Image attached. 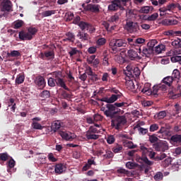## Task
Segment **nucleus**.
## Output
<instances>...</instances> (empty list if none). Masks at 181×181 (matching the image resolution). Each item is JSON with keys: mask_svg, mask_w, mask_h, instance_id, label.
Masks as SVG:
<instances>
[{"mask_svg": "<svg viewBox=\"0 0 181 181\" xmlns=\"http://www.w3.org/2000/svg\"><path fill=\"white\" fill-rule=\"evenodd\" d=\"M22 26H23V21L18 20L15 22V24H14L15 29H19L20 28H22Z\"/></svg>", "mask_w": 181, "mask_h": 181, "instance_id": "obj_56", "label": "nucleus"}, {"mask_svg": "<svg viewBox=\"0 0 181 181\" xmlns=\"http://www.w3.org/2000/svg\"><path fill=\"white\" fill-rule=\"evenodd\" d=\"M48 86L49 87H56V78L54 77L49 78Z\"/></svg>", "mask_w": 181, "mask_h": 181, "instance_id": "obj_50", "label": "nucleus"}, {"mask_svg": "<svg viewBox=\"0 0 181 181\" xmlns=\"http://www.w3.org/2000/svg\"><path fill=\"white\" fill-rule=\"evenodd\" d=\"M128 2V0H113L111 1L110 4L108 6V11L112 12H115V11H124V5Z\"/></svg>", "mask_w": 181, "mask_h": 181, "instance_id": "obj_3", "label": "nucleus"}, {"mask_svg": "<svg viewBox=\"0 0 181 181\" xmlns=\"http://www.w3.org/2000/svg\"><path fill=\"white\" fill-rule=\"evenodd\" d=\"M159 129V125L157 124H153L150 126V132H155Z\"/></svg>", "mask_w": 181, "mask_h": 181, "instance_id": "obj_57", "label": "nucleus"}, {"mask_svg": "<svg viewBox=\"0 0 181 181\" xmlns=\"http://www.w3.org/2000/svg\"><path fill=\"white\" fill-rule=\"evenodd\" d=\"M173 78L175 80V78H177V80H179V78H180V71L177 69H175L173 71V74H172V76Z\"/></svg>", "mask_w": 181, "mask_h": 181, "instance_id": "obj_48", "label": "nucleus"}, {"mask_svg": "<svg viewBox=\"0 0 181 181\" xmlns=\"http://www.w3.org/2000/svg\"><path fill=\"white\" fill-rule=\"evenodd\" d=\"M173 77L168 76L165 77L160 83L161 91H168L173 86Z\"/></svg>", "mask_w": 181, "mask_h": 181, "instance_id": "obj_5", "label": "nucleus"}, {"mask_svg": "<svg viewBox=\"0 0 181 181\" xmlns=\"http://www.w3.org/2000/svg\"><path fill=\"white\" fill-rule=\"evenodd\" d=\"M45 53V58L47 60H53L54 59V51H46Z\"/></svg>", "mask_w": 181, "mask_h": 181, "instance_id": "obj_33", "label": "nucleus"}, {"mask_svg": "<svg viewBox=\"0 0 181 181\" xmlns=\"http://www.w3.org/2000/svg\"><path fill=\"white\" fill-rule=\"evenodd\" d=\"M170 144H181V134H174L170 139Z\"/></svg>", "mask_w": 181, "mask_h": 181, "instance_id": "obj_22", "label": "nucleus"}, {"mask_svg": "<svg viewBox=\"0 0 181 181\" xmlns=\"http://www.w3.org/2000/svg\"><path fill=\"white\" fill-rule=\"evenodd\" d=\"M158 119H163L166 117V111H160L157 114Z\"/></svg>", "mask_w": 181, "mask_h": 181, "instance_id": "obj_60", "label": "nucleus"}, {"mask_svg": "<svg viewBox=\"0 0 181 181\" xmlns=\"http://www.w3.org/2000/svg\"><path fill=\"white\" fill-rule=\"evenodd\" d=\"M137 162H139V163H144L146 168H151V166L153 165L154 162L149 160L148 159V157L146 156H144V154H142V156L136 158Z\"/></svg>", "mask_w": 181, "mask_h": 181, "instance_id": "obj_14", "label": "nucleus"}, {"mask_svg": "<svg viewBox=\"0 0 181 181\" xmlns=\"http://www.w3.org/2000/svg\"><path fill=\"white\" fill-rule=\"evenodd\" d=\"M136 39L135 38H127V42L132 47H135L136 49Z\"/></svg>", "mask_w": 181, "mask_h": 181, "instance_id": "obj_53", "label": "nucleus"}, {"mask_svg": "<svg viewBox=\"0 0 181 181\" xmlns=\"http://www.w3.org/2000/svg\"><path fill=\"white\" fill-rule=\"evenodd\" d=\"M159 90H162V88L160 87V83L153 87V90H151L153 95H157Z\"/></svg>", "mask_w": 181, "mask_h": 181, "instance_id": "obj_43", "label": "nucleus"}, {"mask_svg": "<svg viewBox=\"0 0 181 181\" xmlns=\"http://www.w3.org/2000/svg\"><path fill=\"white\" fill-rule=\"evenodd\" d=\"M109 78H110V74L107 72L103 73L101 78L102 81L107 83Z\"/></svg>", "mask_w": 181, "mask_h": 181, "instance_id": "obj_59", "label": "nucleus"}, {"mask_svg": "<svg viewBox=\"0 0 181 181\" xmlns=\"http://www.w3.org/2000/svg\"><path fill=\"white\" fill-rule=\"evenodd\" d=\"M119 21V13H116L113 16L110 17V19H109V22H112L117 23Z\"/></svg>", "mask_w": 181, "mask_h": 181, "instance_id": "obj_37", "label": "nucleus"}, {"mask_svg": "<svg viewBox=\"0 0 181 181\" xmlns=\"http://www.w3.org/2000/svg\"><path fill=\"white\" fill-rule=\"evenodd\" d=\"M95 133H91L90 132H86V139L88 141H90V139H98L99 136L97 134H95Z\"/></svg>", "mask_w": 181, "mask_h": 181, "instance_id": "obj_30", "label": "nucleus"}, {"mask_svg": "<svg viewBox=\"0 0 181 181\" xmlns=\"http://www.w3.org/2000/svg\"><path fill=\"white\" fill-rule=\"evenodd\" d=\"M40 97H41V98H44V100H47V98H50V91L49 90H43L40 93Z\"/></svg>", "mask_w": 181, "mask_h": 181, "instance_id": "obj_38", "label": "nucleus"}, {"mask_svg": "<svg viewBox=\"0 0 181 181\" xmlns=\"http://www.w3.org/2000/svg\"><path fill=\"white\" fill-rule=\"evenodd\" d=\"M106 108L107 110L104 111V115L110 119L115 118V115L121 112V109L116 107L115 104L107 103Z\"/></svg>", "mask_w": 181, "mask_h": 181, "instance_id": "obj_1", "label": "nucleus"}, {"mask_svg": "<svg viewBox=\"0 0 181 181\" xmlns=\"http://www.w3.org/2000/svg\"><path fill=\"white\" fill-rule=\"evenodd\" d=\"M170 53H172V54H174V56H173L170 59H171V62L173 63H179L180 64H181V56L179 55H175L177 54H181V51L180 50L179 52H177V50H174V51H170Z\"/></svg>", "mask_w": 181, "mask_h": 181, "instance_id": "obj_17", "label": "nucleus"}, {"mask_svg": "<svg viewBox=\"0 0 181 181\" xmlns=\"http://www.w3.org/2000/svg\"><path fill=\"white\" fill-rule=\"evenodd\" d=\"M151 11H153V7L149 6H143L141 8V9L139 10V13H149V12H151Z\"/></svg>", "mask_w": 181, "mask_h": 181, "instance_id": "obj_27", "label": "nucleus"}, {"mask_svg": "<svg viewBox=\"0 0 181 181\" xmlns=\"http://www.w3.org/2000/svg\"><path fill=\"white\" fill-rule=\"evenodd\" d=\"M62 127H63V122H60V120H57L52 124V128L54 131H58Z\"/></svg>", "mask_w": 181, "mask_h": 181, "instance_id": "obj_29", "label": "nucleus"}, {"mask_svg": "<svg viewBox=\"0 0 181 181\" xmlns=\"http://www.w3.org/2000/svg\"><path fill=\"white\" fill-rule=\"evenodd\" d=\"M85 10L93 12V13H98V12H100V6L96 4H88L85 7Z\"/></svg>", "mask_w": 181, "mask_h": 181, "instance_id": "obj_18", "label": "nucleus"}, {"mask_svg": "<svg viewBox=\"0 0 181 181\" xmlns=\"http://www.w3.org/2000/svg\"><path fill=\"white\" fill-rule=\"evenodd\" d=\"M163 178V174L160 172H158L156 173V175H154L155 180H160Z\"/></svg>", "mask_w": 181, "mask_h": 181, "instance_id": "obj_64", "label": "nucleus"}, {"mask_svg": "<svg viewBox=\"0 0 181 181\" xmlns=\"http://www.w3.org/2000/svg\"><path fill=\"white\" fill-rule=\"evenodd\" d=\"M107 43V40L105 37H100L96 41L97 46H104Z\"/></svg>", "mask_w": 181, "mask_h": 181, "instance_id": "obj_39", "label": "nucleus"}, {"mask_svg": "<svg viewBox=\"0 0 181 181\" xmlns=\"http://www.w3.org/2000/svg\"><path fill=\"white\" fill-rule=\"evenodd\" d=\"M165 49H166L165 45L161 44L155 47L154 52L157 53V54H160L162 52H165Z\"/></svg>", "mask_w": 181, "mask_h": 181, "instance_id": "obj_32", "label": "nucleus"}, {"mask_svg": "<svg viewBox=\"0 0 181 181\" xmlns=\"http://www.w3.org/2000/svg\"><path fill=\"white\" fill-rule=\"evenodd\" d=\"M112 151L114 153H119V152H122V146L117 145L112 148Z\"/></svg>", "mask_w": 181, "mask_h": 181, "instance_id": "obj_54", "label": "nucleus"}, {"mask_svg": "<svg viewBox=\"0 0 181 181\" xmlns=\"http://www.w3.org/2000/svg\"><path fill=\"white\" fill-rule=\"evenodd\" d=\"M123 145L126 148H129V149H135V148H138L136 144H134V142L128 140H123Z\"/></svg>", "mask_w": 181, "mask_h": 181, "instance_id": "obj_25", "label": "nucleus"}, {"mask_svg": "<svg viewBox=\"0 0 181 181\" xmlns=\"http://www.w3.org/2000/svg\"><path fill=\"white\" fill-rule=\"evenodd\" d=\"M61 136L63 138V139H65V141H73V139H76L77 137L74 133L69 132H62L61 133Z\"/></svg>", "mask_w": 181, "mask_h": 181, "instance_id": "obj_15", "label": "nucleus"}, {"mask_svg": "<svg viewBox=\"0 0 181 181\" xmlns=\"http://www.w3.org/2000/svg\"><path fill=\"white\" fill-rule=\"evenodd\" d=\"M52 77L55 78L56 84L58 87H62L64 90H66V91H70V88L66 86V82L63 78V74L62 71H54L52 73Z\"/></svg>", "mask_w": 181, "mask_h": 181, "instance_id": "obj_2", "label": "nucleus"}, {"mask_svg": "<svg viewBox=\"0 0 181 181\" xmlns=\"http://www.w3.org/2000/svg\"><path fill=\"white\" fill-rule=\"evenodd\" d=\"M25 81V76L19 74L16 78V84H22Z\"/></svg>", "mask_w": 181, "mask_h": 181, "instance_id": "obj_34", "label": "nucleus"}, {"mask_svg": "<svg viewBox=\"0 0 181 181\" xmlns=\"http://www.w3.org/2000/svg\"><path fill=\"white\" fill-rule=\"evenodd\" d=\"M56 13V10H48L42 13V16L43 18H47V16H52Z\"/></svg>", "mask_w": 181, "mask_h": 181, "instance_id": "obj_35", "label": "nucleus"}, {"mask_svg": "<svg viewBox=\"0 0 181 181\" xmlns=\"http://www.w3.org/2000/svg\"><path fill=\"white\" fill-rule=\"evenodd\" d=\"M110 47L113 52H117V47H125L127 41L122 39H113L109 43Z\"/></svg>", "mask_w": 181, "mask_h": 181, "instance_id": "obj_6", "label": "nucleus"}, {"mask_svg": "<svg viewBox=\"0 0 181 181\" xmlns=\"http://www.w3.org/2000/svg\"><path fill=\"white\" fill-rule=\"evenodd\" d=\"M129 85L130 86L131 90H137L139 87L138 84L135 85L134 81L132 80L129 81Z\"/></svg>", "mask_w": 181, "mask_h": 181, "instance_id": "obj_58", "label": "nucleus"}, {"mask_svg": "<svg viewBox=\"0 0 181 181\" xmlns=\"http://www.w3.org/2000/svg\"><path fill=\"white\" fill-rule=\"evenodd\" d=\"M88 132H90L92 134H98V132H100V131H98V129H97V128H95V126H90Z\"/></svg>", "mask_w": 181, "mask_h": 181, "instance_id": "obj_61", "label": "nucleus"}, {"mask_svg": "<svg viewBox=\"0 0 181 181\" xmlns=\"http://www.w3.org/2000/svg\"><path fill=\"white\" fill-rule=\"evenodd\" d=\"M148 140L151 142V144H156V142L159 141V139L158 138V136H156V135L153 134L149 136Z\"/></svg>", "mask_w": 181, "mask_h": 181, "instance_id": "obj_49", "label": "nucleus"}, {"mask_svg": "<svg viewBox=\"0 0 181 181\" xmlns=\"http://www.w3.org/2000/svg\"><path fill=\"white\" fill-rule=\"evenodd\" d=\"M122 97V93L118 95L112 94L110 98H103L102 99H98V101H102L103 103H107V104H112L115 103L118 98Z\"/></svg>", "mask_w": 181, "mask_h": 181, "instance_id": "obj_12", "label": "nucleus"}, {"mask_svg": "<svg viewBox=\"0 0 181 181\" xmlns=\"http://www.w3.org/2000/svg\"><path fill=\"white\" fill-rule=\"evenodd\" d=\"M127 124V117L125 116L115 115L113 119H111L112 127H115V129H119L122 125Z\"/></svg>", "mask_w": 181, "mask_h": 181, "instance_id": "obj_4", "label": "nucleus"}, {"mask_svg": "<svg viewBox=\"0 0 181 181\" xmlns=\"http://www.w3.org/2000/svg\"><path fill=\"white\" fill-rule=\"evenodd\" d=\"M66 165L63 163H58L54 167V172L58 175H62L64 172H66Z\"/></svg>", "mask_w": 181, "mask_h": 181, "instance_id": "obj_19", "label": "nucleus"}, {"mask_svg": "<svg viewBox=\"0 0 181 181\" xmlns=\"http://www.w3.org/2000/svg\"><path fill=\"white\" fill-rule=\"evenodd\" d=\"M153 148L158 152H165L169 149V144L166 141H160L153 144Z\"/></svg>", "mask_w": 181, "mask_h": 181, "instance_id": "obj_9", "label": "nucleus"}, {"mask_svg": "<svg viewBox=\"0 0 181 181\" xmlns=\"http://www.w3.org/2000/svg\"><path fill=\"white\" fill-rule=\"evenodd\" d=\"M140 149L142 152V155H144L145 156H146V155L148 156L150 159H156L155 158L156 153L153 151V149L151 148H146L145 146L142 145L140 146Z\"/></svg>", "mask_w": 181, "mask_h": 181, "instance_id": "obj_10", "label": "nucleus"}, {"mask_svg": "<svg viewBox=\"0 0 181 181\" xmlns=\"http://www.w3.org/2000/svg\"><path fill=\"white\" fill-rule=\"evenodd\" d=\"M124 29L129 32V33H135L139 30V25L138 23H135L131 20H126V24L124 25Z\"/></svg>", "mask_w": 181, "mask_h": 181, "instance_id": "obj_7", "label": "nucleus"}, {"mask_svg": "<svg viewBox=\"0 0 181 181\" xmlns=\"http://www.w3.org/2000/svg\"><path fill=\"white\" fill-rule=\"evenodd\" d=\"M76 37H78L81 42H87L90 40V35L84 31H78Z\"/></svg>", "mask_w": 181, "mask_h": 181, "instance_id": "obj_16", "label": "nucleus"}, {"mask_svg": "<svg viewBox=\"0 0 181 181\" xmlns=\"http://www.w3.org/2000/svg\"><path fill=\"white\" fill-rule=\"evenodd\" d=\"M28 32L33 37L36 33H37V28H33V27H30L28 28Z\"/></svg>", "mask_w": 181, "mask_h": 181, "instance_id": "obj_41", "label": "nucleus"}, {"mask_svg": "<svg viewBox=\"0 0 181 181\" xmlns=\"http://www.w3.org/2000/svg\"><path fill=\"white\" fill-rule=\"evenodd\" d=\"M126 168L127 169H135V168H138V165L136 163L129 161L126 163Z\"/></svg>", "mask_w": 181, "mask_h": 181, "instance_id": "obj_44", "label": "nucleus"}, {"mask_svg": "<svg viewBox=\"0 0 181 181\" xmlns=\"http://www.w3.org/2000/svg\"><path fill=\"white\" fill-rule=\"evenodd\" d=\"M159 16V14H158V13H154L153 14H151V16H148V21L150 22H152L153 21H156V19H158Z\"/></svg>", "mask_w": 181, "mask_h": 181, "instance_id": "obj_51", "label": "nucleus"}, {"mask_svg": "<svg viewBox=\"0 0 181 181\" xmlns=\"http://www.w3.org/2000/svg\"><path fill=\"white\" fill-rule=\"evenodd\" d=\"M78 26L81 29L82 32H84V30H88V32L90 33H94V32H95V28L94 26L88 23L81 21Z\"/></svg>", "mask_w": 181, "mask_h": 181, "instance_id": "obj_11", "label": "nucleus"}, {"mask_svg": "<svg viewBox=\"0 0 181 181\" xmlns=\"http://www.w3.org/2000/svg\"><path fill=\"white\" fill-rule=\"evenodd\" d=\"M19 39H21V40H32L33 37L29 34L28 31L25 32L22 30L19 33Z\"/></svg>", "mask_w": 181, "mask_h": 181, "instance_id": "obj_20", "label": "nucleus"}, {"mask_svg": "<svg viewBox=\"0 0 181 181\" xmlns=\"http://www.w3.org/2000/svg\"><path fill=\"white\" fill-rule=\"evenodd\" d=\"M158 43V41L156 40H151L147 43V47H149L152 50H153V48L155 47V45Z\"/></svg>", "mask_w": 181, "mask_h": 181, "instance_id": "obj_47", "label": "nucleus"}, {"mask_svg": "<svg viewBox=\"0 0 181 181\" xmlns=\"http://www.w3.org/2000/svg\"><path fill=\"white\" fill-rule=\"evenodd\" d=\"M12 9V2L9 0H4L3 2V11L9 12Z\"/></svg>", "mask_w": 181, "mask_h": 181, "instance_id": "obj_24", "label": "nucleus"}, {"mask_svg": "<svg viewBox=\"0 0 181 181\" xmlns=\"http://www.w3.org/2000/svg\"><path fill=\"white\" fill-rule=\"evenodd\" d=\"M65 36H66V37L63 40L64 42H71L74 43V40H76V35L70 31L67 32Z\"/></svg>", "mask_w": 181, "mask_h": 181, "instance_id": "obj_21", "label": "nucleus"}, {"mask_svg": "<svg viewBox=\"0 0 181 181\" xmlns=\"http://www.w3.org/2000/svg\"><path fill=\"white\" fill-rule=\"evenodd\" d=\"M77 53H80V51L78 50L76 47H71V51L69 52V54L70 55V57H73V56L77 54Z\"/></svg>", "mask_w": 181, "mask_h": 181, "instance_id": "obj_55", "label": "nucleus"}, {"mask_svg": "<svg viewBox=\"0 0 181 181\" xmlns=\"http://www.w3.org/2000/svg\"><path fill=\"white\" fill-rule=\"evenodd\" d=\"M134 66L132 65H128L126 67V70L124 71V74L127 76L129 78H131L132 77V71L134 70Z\"/></svg>", "mask_w": 181, "mask_h": 181, "instance_id": "obj_23", "label": "nucleus"}, {"mask_svg": "<svg viewBox=\"0 0 181 181\" xmlns=\"http://www.w3.org/2000/svg\"><path fill=\"white\" fill-rule=\"evenodd\" d=\"M15 165H16V162H15V160H13V158H11L8 160V168H10V169L15 168Z\"/></svg>", "mask_w": 181, "mask_h": 181, "instance_id": "obj_63", "label": "nucleus"}, {"mask_svg": "<svg viewBox=\"0 0 181 181\" xmlns=\"http://www.w3.org/2000/svg\"><path fill=\"white\" fill-rule=\"evenodd\" d=\"M136 50L135 49H129L127 52V54H128L129 59H130V60H141V59H142V57L141 56V54L139 53V50H138V49H136Z\"/></svg>", "mask_w": 181, "mask_h": 181, "instance_id": "obj_13", "label": "nucleus"}, {"mask_svg": "<svg viewBox=\"0 0 181 181\" xmlns=\"http://www.w3.org/2000/svg\"><path fill=\"white\" fill-rule=\"evenodd\" d=\"M171 45L173 47H175V49H180L181 48V40L177 39L171 42Z\"/></svg>", "mask_w": 181, "mask_h": 181, "instance_id": "obj_36", "label": "nucleus"}, {"mask_svg": "<svg viewBox=\"0 0 181 181\" xmlns=\"http://www.w3.org/2000/svg\"><path fill=\"white\" fill-rule=\"evenodd\" d=\"M135 42H136V49H138V46L142 48V46H141V45H142L143 43H145V39L137 38L136 39Z\"/></svg>", "mask_w": 181, "mask_h": 181, "instance_id": "obj_42", "label": "nucleus"}, {"mask_svg": "<svg viewBox=\"0 0 181 181\" xmlns=\"http://www.w3.org/2000/svg\"><path fill=\"white\" fill-rule=\"evenodd\" d=\"M140 75L141 70H139V68L134 66L130 78H134V77H139Z\"/></svg>", "mask_w": 181, "mask_h": 181, "instance_id": "obj_31", "label": "nucleus"}, {"mask_svg": "<svg viewBox=\"0 0 181 181\" xmlns=\"http://www.w3.org/2000/svg\"><path fill=\"white\" fill-rule=\"evenodd\" d=\"M9 159V154L8 153H0V160L3 162H6Z\"/></svg>", "mask_w": 181, "mask_h": 181, "instance_id": "obj_46", "label": "nucleus"}, {"mask_svg": "<svg viewBox=\"0 0 181 181\" xmlns=\"http://www.w3.org/2000/svg\"><path fill=\"white\" fill-rule=\"evenodd\" d=\"M177 23H179V21H177V20H176L175 18L168 19L165 21V24L168 26L172 25H177Z\"/></svg>", "mask_w": 181, "mask_h": 181, "instance_id": "obj_40", "label": "nucleus"}, {"mask_svg": "<svg viewBox=\"0 0 181 181\" xmlns=\"http://www.w3.org/2000/svg\"><path fill=\"white\" fill-rule=\"evenodd\" d=\"M136 50H139V53H140L141 57H151L153 54V49H150L148 46L142 47V48L138 46Z\"/></svg>", "mask_w": 181, "mask_h": 181, "instance_id": "obj_8", "label": "nucleus"}, {"mask_svg": "<svg viewBox=\"0 0 181 181\" xmlns=\"http://www.w3.org/2000/svg\"><path fill=\"white\" fill-rule=\"evenodd\" d=\"M103 158L105 159H111V158H114V153L110 150H107L105 155H103Z\"/></svg>", "mask_w": 181, "mask_h": 181, "instance_id": "obj_52", "label": "nucleus"}, {"mask_svg": "<svg viewBox=\"0 0 181 181\" xmlns=\"http://www.w3.org/2000/svg\"><path fill=\"white\" fill-rule=\"evenodd\" d=\"M31 127L33 129H43V126L37 122H33Z\"/></svg>", "mask_w": 181, "mask_h": 181, "instance_id": "obj_45", "label": "nucleus"}, {"mask_svg": "<svg viewBox=\"0 0 181 181\" xmlns=\"http://www.w3.org/2000/svg\"><path fill=\"white\" fill-rule=\"evenodd\" d=\"M170 163H172V158H165V160L163 162V165L165 168L169 166V165H170Z\"/></svg>", "mask_w": 181, "mask_h": 181, "instance_id": "obj_62", "label": "nucleus"}, {"mask_svg": "<svg viewBox=\"0 0 181 181\" xmlns=\"http://www.w3.org/2000/svg\"><path fill=\"white\" fill-rule=\"evenodd\" d=\"M21 52L18 50H13L7 53V57H21Z\"/></svg>", "mask_w": 181, "mask_h": 181, "instance_id": "obj_28", "label": "nucleus"}, {"mask_svg": "<svg viewBox=\"0 0 181 181\" xmlns=\"http://www.w3.org/2000/svg\"><path fill=\"white\" fill-rule=\"evenodd\" d=\"M35 84L40 87V88H43L46 85V81H45V78L42 76L39 77L35 80Z\"/></svg>", "mask_w": 181, "mask_h": 181, "instance_id": "obj_26", "label": "nucleus"}]
</instances>
